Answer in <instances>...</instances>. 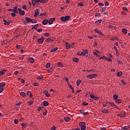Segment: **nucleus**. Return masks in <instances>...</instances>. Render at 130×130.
<instances>
[{"instance_id":"obj_7","label":"nucleus","mask_w":130,"mask_h":130,"mask_svg":"<svg viewBox=\"0 0 130 130\" xmlns=\"http://www.w3.org/2000/svg\"><path fill=\"white\" fill-rule=\"evenodd\" d=\"M90 98L94 100H99V98L94 96L93 94L90 95Z\"/></svg>"},{"instance_id":"obj_64","label":"nucleus","mask_w":130,"mask_h":130,"mask_svg":"<svg viewBox=\"0 0 130 130\" xmlns=\"http://www.w3.org/2000/svg\"><path fill=\"white\" fill-rule=\"evenodd\" d=\"M71 130H80V129L79 128H76L75 129H71Z\"/></svg>"},{"instance_id":"obj_3","label":"nucleus","mask_w":130,"mask_h":130,"mask_svg":"<svg viewBox=\"0 0 130 130\" xmlns=\"http://www.w3.org/2000/svg\"><path fill=\"white\" fill-rule=\"evenodd\" d=\"M44 40H45V39L44 37L38 39V41H37L38 43L40 44H43Z\"/></svg>"},{"instance_id":"obj_21","label":"nucleus","mask_w":130,"mask_h":130,"mask_svg":"<svg viewBox=\"0 0 130 130\" xmlns=\"http://www.w3.org/2000/svg\"><path fill=\"white\" fill-rule=\"evenodd\" d=\"M57 50H58V48L55 47L54 49H52V50H51V51L50 52L51 53L54 52L56 51H57Z\"/></svg>"},{"instance_id":"obj_60","label":"nucleus","mask_w":130,"mask_h":130,"mask_svg":"<svg viewBox=\"0 0 130 130\" xmlns=\"http://www.w3.org/2000/svg\"><path fill=\"white\" fill-rule=\"evenodd\" d=\"M80 112L81 114H83V113H85V111H84L83 110H80Z\"/></svg>"},{"instance_id":"obj_18","label":"nucleus","mask_w":130,"mask_h":130,"mask_svg":"<svg viewBox=\"0 0 130 130\" xmlns=\"http://www.w3.org/2000/svg\"><path fill=\"white\" fill-rule=\"evenodd\" d=\"M63 119L64 120V121H66V122H69L71 119L69 117H64V118H63Z\"/></svg>"},{"instance_id":"obj_11","label":"nucleus","mask_w":130,"mask_h":130,"mask_svg":"<svg viewBox=\"0 0 130 130\" xmlns=\"http://www.w3.org/2000/svg\"><path fill=\"white\" fill-rule=\"evenodd\" d=\"M39 14L40 12H39V10L38 9L35 10V12L34 13V17H37Z\"/></svg>"},{"instance_id":"obj_47","label":"nucleus","mask_w":130,"mask_h":130,"mask_svg":"<svg viewBox=\"0 0 130 130\" xmlns=\"http://www.w3.org/2000/svg\"><path fill=\"white\" fill-rule=\"evenodd\" d=\"M44 36L46 37H49V34L48 33H46L44 35Z\"/></svg>"},{"instance_id":"obj_15","label":"nucleus","mask_w":130,"mask_h":130,"mask_svg":"<svg viewBox=\"0 0 130 130\" xmlns=\"http://www.w3.org/2000/svg\"><path fill=\"white\" fill-rule=\"evenodd\" d=\"M48 105H49V103L47 101L43 102V106L46 107V106H48Z\"/></svg>"},{"instance_id":"obj_52","label":"nucleus","mask_w":130,"mask_h":130,"mask_svg":"<svg viewBox=\"0 0 130 130\" xmlns=\"http://www.w3.org/2000/svg\"><path fill=\"white\" fill-rule=\"evenodd\" d=\"M116 55L117 56V57L119 56V53L118 52V51H116Z\"/></svg>"},{"instance_id":"obj_42","label":"nucleus","mask_w":130,"mask_h":130,"mask_svg":"<svg viewBox=\"0 0 130 130\" xmlns=\"http://www.w3.org/2000/svg\"><path fill=\"white\" fill-rule=\"evenodd\" d=\"M37 79L42 80V79H43V76H39V77L37 78Z\"/></svg>"},{"instance_id":"obj_27","label":"nucleus","mask_w":130,"mask_h":130,"mask_svg":"<svg viewBox=\"0 0 130 130\" xmlns=\"http://www.w3.org/2000/svg\"><path fill=\"white\" fill-rule=\"evenodd\" d=\"M68 85L69 86V88H71V89H72V93H74V89H73V86H72V85H71L70 84H68Z\"/></svg>"},{"instance_id":"obj_24","label":"nucleus","mask_w":130,"mask_h":130,"mask_svg":"<svg viewBox=\"0 0 130 130\" xmlns=\"http://www.w3.org/2000/svg\"><path fill=\"white\" fill-rule=\"evenodd\" d=\"M122 32L124 34H127V30L125 28H122Z\"/></svg>"},{"instance_id":"obj_33","label":"nucleus","mask_w":130,"mask_h":130,"mask_svg":"<svg viewBox=\"0 0 130 130\" xmlns=\"http://www.w3.org/2000/svg\"><path fill=\"white\" fill-rule=\"evenodd\" d=\"M122 75V72H119L117 73V76L121 77Z\"/></svg>"},{"instance_id":"obj_54","label":"nucleus","mask_w":130,"mask_h":130,"mask_svg":"<svg viewBox=\"0 0 130 130\" xmlns=\"http://www.w3.org/2000/svg\"><path fill=\"white\" fill-rule=\"evenodd\" d=\"M22 9L24 10H26L27 8H26V5H23Z\"/></svg>"},{"instance_id":"obj_14","label":"nucleus","mask_w":130,"mask_h":130,"mask_svg":"<svg viewBox=\"0 0 130 130\" xmlns=\"http://www.w3.org/2000/svg\"><path fill=\"white\" fill-rule=\"evenodd\" d=\"M13 11V13H16V14H18V10H16V9H8V11Z\"/></svg>"},{"instance_id":"obj_9","label":"nucleus","mask_w":130,"mask_h":130,"mask_svg":"<svg viewBox=\"0 0 130 130\" xmlns=\"http://www.w3.org/2000/svg\"><path fill=\"white\" fill-rule=\"evenodd\" d=\"M66 49H69V48L72 47V46L71 45V44H68V43L66 42Z\"/></svg>"},{"instance_id":"obj_8","label":"nucleus","mask_w":130,"mask_h":130,"mask_svg":"<svg viewBox=\"0 0 130 130\" xmlns=\"http://www.w3.org/2000/svg\"><path fill=\"white\" fill-rule=\"evenodd\" d=\"M48 23H49L48 20H47V19L43 20V21H42L43 25H45L47 24Z\"/></svg>"},{"instance_id":"obj_5","label":"nucleus","mask_w":130,"mask_h":130,"mask_svg":"<svg viewBox=\"0 0 130 130\" xmlns=\"http://www.w3.org/2000/svg\"><path fill=\"white\" fill-rule=\"evenodd\" d=\"M54 20H55V18H50V19H49V21H48L49 24L52 25Z\"/></svg>"},{"instance_id":"obj_38","label":"nucleus","mask_w":130,"mask_h":130,"mask_svg":"<svg viewBox=\"0 0 130 130\" xmlns=\"http://www.w3.org/2000/svg\"><path fill=\"white\" fill-rule=\"evenodd\" d=\"M16 13H11V15L13 17H14L15 16H16V14H15Z\"/></svg>"},{"instance_id":"obj_19","label":"nucleus","mask_w":130,"mask_h":130,"mask_svg":"<svg viewBox=\"0 0 130 130\" xmlns=\"http://www.w3.org/2000/svg\"><path fill=\"white\" fill-rule=\"evenodd\" d=\"M84 52H80L82 55H85L86 54H87V50H83Z\"/></svg>"},{"instance_id":"obj_45","label":"nucleus","mask_w":130,"mask_h":130,"mask_svg":"<svg viewBox=\"0 0 130 130\" xmlns=\"http://www.w3.org/2000/svg\"><path fill=\"white\" fill-rule=\"evenodd\" d=\"M105 59L107 61H109V62L111 61V59L110 58H106Z\"/></svg>"},{"instance_id":"obj_26","label":"nucleus","mask_w":130,"mask_h":130,"mask_svg":"<svg viewBox=\"0 0 130 130\" xmlns=\"http://www.w3.org/2000/svg\"><path fill=\"white\" fill-rule=\"evenodd\" d=\"M27 95H28L29 97L32 98V94L31 93L30 91H27Z\"/></svg>"},{"instance_id":"obj_4","label":"nucleus","mask_w":130,"mask_h":130,"mask_svg":"<svg viewBox=\"0 0 130 130\" xmlns=\"http://www.w3.org/2000/svg\"><path fill=\"white\" fill-rule=\"evenodd\" d=\"M96 75L95 74H91V75H90L88 76H87V78L90 79H92L93 78H96Z\"/></svg>"},{"instance_id":"obj_62","label":"nucleus","mask_w":130,"mask_h":130,"mask_svg":"<svg viewBox=\"0 0 130 130\" xmlns=\"http://www.w3.org/2000/svg\"><path fill=\"white\" fill-rule=\"evenodd\" d=\"M99 5L100 7L104 6V4H103V3H99Z\"/></svg>"},{"instance_id":"obj_59","label":"nucleus","mask_w":130,"mask_h":130,"mask_svg":"<svg viewBox=\"0 0 130 130\" xmlns=\"http://www.w3.org/2000/svg\"><path fill=\"white\" fill-rule=\"evenodd\" d=\"M83 105L86 106L88 105V103L86 102H84V103H83Z\"/></svg>"},{"instance_id":"obj_31","label":"nucleus","mask_w":130,"mask_h":130,"mask_svg":"<svg viewBox=\"0 0 130 130\" xmlns=\"http://www.w3.org/2000/svg\"><path fill=\"white\" fill-rule=\"evenodd\" d=\"M32 23V24H36V23H37V21L36 20H35V19H32V21H30V23Z\"/></svg>"},{"instance_id":"obj_55","label":"nucleus","mask_w":130,"mask_h":130,"mask_svg":"<svg viewBox=\"0 0 130 130\" xmlns=\"http://www.w3.org/2000/svg\"><path fill=\"white\" fill-rule=\"evenodd\" d=\"M43 93H44V94H49L48 91H46V90H44V91H43Z\"/></svg>"},{"instance_id":"obj_57","label":"nucleus","mask_w":130,"mask_h":130,"mask_svg":"<svg viewBox=\"0 0 130 130\" xmlns=\"http://www.w3.org/2000/svg\"><path fill=\"white\" fill-rule=\"evenodd\" d=\"M42 30H43L42 28H40V29L36 30V31H37V32H42Z\"/></svg>"},{"instance_id":"obj_50","label":"nucleus","mask_w":130,"mask_h":130,"mask_svg":"<svg viewBox=\"0 0 130 130\" xmlns=\"http://www.w3.org/2000/svg\"><path fill=\"white\" fill-rule=\"evenodd\" d=\"M95 17H100V13H95Z\"/></svg>"},{"instance_id":"obj_34","label":"nucleus","mask_w":130,"mask_h":130,"mask_svg":"<svg viewBox=\"0 0 130 130\" xmlns=\"http://www.w3.org/2000/svg\"><path fill=\"white\" fill-rule=\"evenodd\" d=\"M117 103L120 104L122 102V101L120 99L115 100Z\"/></svg>"},{"instance_id":"obj_37","label":"nucleus","mask_w":130,"mask_h":130,"mask_svg":"<svg viewBox=\"0 0 130 130\" xmlns=\"http://www.w3.org/2000/svg\"><path fill=\"white\" fill-rule=\"evenodd\" d=\"M102 22V19L98 20L96 21H95V23H98V24H100Z\"/></svg>"},{"instance_id":"obj_58","label":"nucleus","mask_w":130,"mask_h":130,"mask_svg":"<svg viewBox=\"0 0 130 130\" xmlns=\"http://www.w3.org/2000/svg\"><path fill=\"white\" fill-rule=\"evenodd\" d=\"M121 82H122V84L126 85V83L124 82V80H121Z\"/></svg>"},{"instance_id":"obj_2","label":"nucleus","mask_w":130,"mask_h":130,"mask_svg":"<svg viewBox=\"0 0 130 130\" xmlns=\"http://www.w3.org/2000/svg\"><path fill=\"white\" fill-rule=\"evenodd\" d=\"M17 10L19 11L18 13H19V15L21 16H24V15H25V12L23 10H21L20 8H18Z\"/></svg>"},{"instance_id":"obj_41","label":"nucleus","mask_w":130,"mask_h":130,"mask_svg":"<svg viewBox=\"0 0 130 130\" xmlns=\"http://www.w3.org/2000/svg\"><path fill=\"white\" fill-rule=\"evenodd\" d=\"M13 122L15 123V124H16L17 123H18V119H14V120H13Z\"/></svg>"},{"instance_id":"obj_32","label":"nucleus","mask_w":130,"mask_h":130,"mask_svg":"<svg viewBox=\"0 0 130 130\" xmlns=\"http://www.w3.org/2000/svg\"><path fill=\"white\" fill-rule=\"evenodd\" d=\"M51 67V64L50 63H47V64H46V68L48 69Z\"/></svg>"},{"instance_id":"obj_23","label":"nucleus","mask_w":130,"mask_h":130,"mask_svg":"<svg viewBox=\"0 0 130 130\" xmlns=\"http://www.w3.org/2000/svg\"><path fill=\"white\" fill-rule=\"evenodd\" d=\"M102 113H103V114L108 113V110H107L106 109L102 110Z\"/></svg>"},{"instance_id":"obj_63","label":"nucleus","mask_w":130,"mask_h":130,"mask_svg":"<svg viewBox=\"0 0 130 130\" xmlns=\"http://www.w3.org/2000/svg\"><path fill=\"white\" fill-rule=\"evenodd\" d=\"M38 27H39V24H35V25L34 26V27L35 28H37Z\"/></svg>"},{"instance_id":"obj_61","label":"nucleus","mask_w":130,"mask_h":130,"mask_svg":"<svg viewBox=\"0 0 130 130\" xmlns=\"http://www.w3.org/2000/svg\"><path fill=\"white\" fill-rule=\"evenodd\" d=\"M56 129V127L55 126H53L52 127V128L51 129V130H55Z\"/></svg>"},{"instance_id":"obj_49","label":"nucleus","mask_w":130,"mask_h":130,"mask_svg":"<svg viewBox=\"0 0 130 130\" xmlns=\"http://www.w3.org/2000/svg\"><path fill=\"white\" fill-rule=\"evenodd\" d=\"M77 54H78V55H79V56H85V55L82 54V53H80V52H78V53H77Z\"/></svg>"},{"instance_id":"obj_46","label":"nucleus","mask_w":130,"mask_h":130,"mask_svg":"<svg viewBox=\"0 0 130 130\" xmlns=\"http://www.w3.org/2000/svg\"><path fill=\"white\" fill-rule=\"evenodd\" d=\"M78 6L82 7V6H83L84 5H83V3H78Z\"/></svg>"},{"instance_id":"obj_44","label":"nucleus","mask_w":130,"mask_h":130,"mask_svg":"<svg viewBox=\"0 0 130 130\" xmlns=\"http://www.w3.org/2000/svg\"><path fill=\"white\" fill-rule=\"evenodd\" d=\"M115 40H116L118 41L119 39L118 38H114V39H111V41H113Z\"/></svg>"},{"instance_id":"obj_40","label":"nucleus","mask_w":130,"mask_h":130,"mask_svg":"<svg viewBox=\"0 0 130 130\" xmlns=\"http://www.w3.org/2000/svg\"><path fill=\"white\" fill-rule=\"evenodd\" d=\"M21 126H22L23 128H26V124L25 123H21Z\"/></svg>"},{"instance_id":"obj_36","label":"nucleus","mask_w":130,"mask_h":130,"mask_svg":"<svg viewBox=\"0 0 130 130\" xmlns=\"http://www.w3.org/2000/svg\"><path fill=\"white\" fill-rule=\"evenodd\" d=\"M116 61L117 62V63H118L119 64H123V63H122V61H121V60H116Z\"/></svg>"},{"instance_id":"obj_53","label":"nucleus","mask_w":130,"mask_h":130,"mask_svg":"<svg viewBox=\"0 0 130 130\" xmlns=\"http://www.w3.org/2000/svg\"><path fill=\"white\" fill-rule=\"evenodd\" d=\"M122 10H123V11H128V9H127L126 7H123Z\"/></svg>"},{"instance_id":"obj_20","label":"nucleus","mask_w":130,"mask_h":130,"mask_svg":"<svg viewBox=\"0 0 130 130\" xmlns=\"http://www.w3.org/2000/svg\"><path fill=\"white\" fill-rule=\"evenodd\" d=\"M129 128V126H123L122 127V130H128Z\"/></svg>"},{"instance_id":"obj_10","label":"nucleus","mask_w":130,"mask_h":130,"mask_svg":"<svg viewBox=\"0 0 130 130\" xmlns=\"http://www.w3.org/2000/svg\"><path fill=\"white\" fill-rule=\"evenodd\" d=\"M25 21H26V22H27V23H30V21H32V19H31V18H30L28 17H26L25 18Z\"/></svg>"},{"instance_id":"obj_43","label":"nucleus","mask_w":130,"mask_h":130,"mask_svg":"<svg viewBox=\"0 0 130 130\" xmlns=\"http://www.w3.org/2000/svg\"><path fill=\"white\" fill-rule=\"evenodd\" d=\"M52 41V40L50 39L49 38L48 39H47V40H46L47 42H51Z\"/></svg>"},{"instance_id":"obj_1","label":"nucleus","mask_w":130,"mask_h":130,"mask_svg":"<svg viewBox=\"0 0 130 130\" xmlns=\"http://www.w3.org/2000/svg\"><path fill=\"white\" fill-rule=\"evenodd\" d=\"M70 18L71 17L69 16L66 15V16L61 17L60 20L63 22H66L69 21Z\"/></svg>"},{"instance_id":"obj_39","label":"nucleus","mask_w":130,"mask_h":130,"mask_svg":"<svg viewBox=\"0 0 130 130\" xmlns=\"http://www.w3.org/2000/svg\"><path fill=\"white\" fill-rule=\"evenodd\" d=\"M58 66L60 67H63V65H62V63H61L60 62H58Z\"/></svg>"},{"instance_id":"obj_30","label":"nucleus","mask_w":130,"mask_h":130,"mask_svg":"<svg viewBox=\"0 0 130 130\" xmlns=\"http://www.w3.org/2000/svg\"><path fill=\"white\" fill-rule=\"evenodd\" d=\"M94 55L98 56L99 55V51L95 50V51L93 52Z\"/></svg>"},{"instance_id":"obj_13","label":"nucleus","mask_w":130,"mask_h":130,"mask_svg":"<svg viewBox=\"0 0 130 130\" xmlns=\"http://www.w3.org/2000/svg\"><path fill=\"white\" fill-rule=\"evenodd\" d=\"M28 61L31 63H32L35 62V59L34 58L30 57V58H28Z\"/></svg>"},{"instance_id":"obj_25","label":"nucleus","mask_w":130,"mask_h":130,"mask_svg":"<svg viewBox=\"0 0 130 130\" xmlns=\"http://www.w3.org/2000/svg\"><path fill=\"white\" fill-rule=\"evenodd\" d=\"M20 95L22 97H25L26 96V93L24 92H21L20 93Z\"/></svg>"},{"instance_id":"obj_35","label":"nucleus","mask_w":130,"mask_h":130,"mask_svg":"<svg viewBox=\"0 0 130 130\" xmlns=\"http://www.w3.org/2000/svg\"><path fill=\"white\" fill-rule=\"evenodd\" d=\"M81 83V80H78L77 81V86H79V84Z\"/></svg>"},{"instance_id":"obj_22","label":"nucleus","mask_w":130,"mask_h":130,"mask_svg":"<svg viewBox=\"0 0 130 130\" xmlns=\"http://www.w3.org/2000/svg\"><path fill=\"white\" fill-rule=\"evenodd\" d=\"M73 61H74V62H79V59H78V58H73Z\"/></svg>"},{"instance_id":"obj_6","label":"nucleus","mask_w":130,"mask_h":130,"mask_svg":"<svg viewBox=\"0 0 130 130\" xmlns=\"http://www.w3.org/2000/svg\"><path fill=\"white\" fill-rule=\"evenodd\" d=\"M108 104L109 105H111V107H113L114 109L117 108V106H116V105H115L114 103L112 102H109Z\"/></svg>"},{"instance_id":"obj_16","label":"nucleus","mask_w":130,"mask_h":130,"mask_svg":"<svg viewBox=\"0 0 130 130\" xmlns=\"http://www.w3.org/2000/svg\"><path fill=\"white\" fill-rule=\"evenodd\" d=\"M3 22H4V25H8L10 24V22L7 21V20H6L5 19L3 20Z\"/></svg>"},{"instance_id":"obj_12","label":"nucleus","mask_w":130,"mask_h":130,"mask_svg":"<svg viewBox=\"0 0 130 130\" xmlns=\"http://www.w3.org/2000/svg\"><path fill=\"white\" fill-rule=\"evenodd\" d=\"M78 125L80 127L85 126V122H79Z\"/></svg>"},{"instance_id":"obj_17","label":"nucleus","mask_w":130,"mask_h":130,"mask_svg":"<svg viewBox=\"0 0 130 130\" xmlns=\"http://www.w3.org/2000/svg\"><path fill=\"white\" fill-rule=\"evenodd\" d=\"M6 86L5 82H2L0 83V88H3Z\"/></svg>"},{"instance_id":"obj_56","label":"nucleus","mask_w":130,"mask_h":130,"mask_svg":"<svg viewBox=\"0 0 130 130\" xmlns=\"http://www.w3.org/2000/svg\"><path fill=\"white\" fill-rule=\"evenodd\" d=\"M94 31H95V32H98L101 31L99 30H98V29H96V28H95V29H94Z\"/></svg>"},{"instance_id":"obj_28","label":"nucleus","mask_w":130,"mask_h":130,"mask_svg":"<svg viewBox=\"0 0 130 130\" xmlns=\"http://www.w3.org/2000/svg\"><path fill=\"white\" fill-rule=\"evenodd\" d=\"M117 98H118V96L117 94H114L113 95L114 100H118Z\"/></svg>"},{"instance_id":"obj_48","label":"nucleus","mask_w":130,"mask_h":130,"mask_svg":"<svg viewBox=\"0 0 130 130\" xmlns=\"http://www.w3.org/2000/svg\"><path fill=\"white\" fill-rule=\"evenodd\" d=\"M81 130L86 129V126H81Z\"/></svg>"},{"instance_id":"obj_51","label":"nucleus","mask_w":130,"mask_h":130,"mask_svg":"<svg viewBox=\"0 0 130 130\" xmlns=\"http://www.w3.org/2000/svg\"><path fill=\"white\" fill-rule=\"evenodd\" d=\"M105 6H109L108 2H107V1L105 2Z\"/></svg>"},{"instance_id":"obj_29","label":"nucleus","mask_w":130,"mask_h":130,"mask_svg":"<svg viewBox=\"0 0 130 130\" xmlns=\"http://www.w3.org/2000/svg\"><path fill=\"white\" fill-rule=\"evenodd\" d=\"M40 3H46L48 2V0H39Z\"/></svg>"}]
</instances>
